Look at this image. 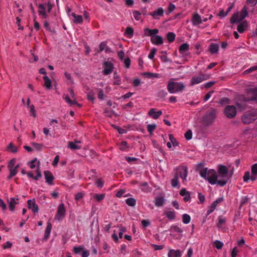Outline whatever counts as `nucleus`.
I'll use <instances>...</instances> for the list:
<instances>
[{
	"mask_svg": "<svg viewBox=\"0 0 257 257\" xmlns=\"http://www.w3.org/2000/svg\"><path fill=\"white\" fill-rule=\"evenodd\" d=\"M252 94V96L251 97L245 98V100H255L257 101V87L252 89L249 93L248 94Z\"/></svg>",
	"mask_w": 257,
	"mask_h": 257,
	"instance_id": "nucleus-28",
	"label": "nucleus"
},
{
	"mask_svg": "<svg viewBox=\"0 0 257 257\" xmlns=\"http://www.w3.org/2000/svg\"><path fill=\"white\" fill-rule=\"evenodd\" d=\"M213 244L218 249H221L223 246V243L219 240H215L213 242Z\"/></svg>",
	"mask_w": 257,
	"mask_h": 257,
	"instance_id": "nucleus-44",
	"label": "nucleus"
},
{
	"mask_svg": "<svg viewBox=\"0 0 257 257\" xmlns=\"http://www.w3.org/2000/svg\"><path fill=\"white\" fill-rule=\"evenodd\" d=\"M63 98L70 106L73 104H77L79 106H80V105L77 103L76 100L75 99L72 100L70 99L68 95L64 96Z\"/></svg>",
	"mask_w": 257,
	"mask_h": 257,
	"instance_id": "nucleus-31",
	"label": "nucleus"
},
{
	"mask_svg": "<svg viewBox=\"0 0 257 257\" xmlns=\"http://www.w3.org/2000/svg\"><path fill=\"white\" fill-rule=\"evenodd\" d=\"M209 76H210L208 74H199L198 75L192 77L190 81V84L191 85L199 84L202 81L208 79Z\"/></svg>",
	"mask_w": 257,
	"mask_h": 257,
	"instance_id": "nucleus-9",
	"label": "nucleus"
},
{
	"mask_svg": "<svg viewBox=\"0 0 257 257\" xmlns=\"http://www.w3.org/2000/svg\"><path fill=\"white\" fill-rule=\"evenodd\" d=\"M83 197V194L82 192H79L75 195V199L77 201L79 200Z\"/></svg>",
	"mask_w": 257,
	"mask_h": 257,
	"instance_id": "nucleus-63",
	"label": "nucleus"
},
{
	"mask_svg": "<svg viewBox=\"0 0 257 257\" xmlns=\"http://www.w3.org/2000/svg\"><path fill=\"white\" fill-rule=\"evenodd\" d=\"M207 21V19H204L203 20L201 19L200 16L197 14H194L192 18V23L194 25H197L201 23L202 22H205Z\"/></svg>",
	"mask_w": 257,
	"mask_h": 257,
	"instance_id": "nucleus-19",
	"label": "nucleus"
},
{
	"mask_svg": "<svg viewBox=\"0 0 257 257\" xmlns=\"http://www.w3.org/2000/svg\"><path fill=\"white\" fill-rule=\"evenodd\" d=\"M133 16L135 18V19L137 20V21H138L140 20V13L138 12H134L133 13Z\"/></svg>",
	"mask_w": 257,
	"mask_h": 257,
	"instance_id": "nucleus-64",
	"label": "nucleus"
},
{
	"mask_svg": "<svg viewBox=\"0 0 257 257\" xmlns=\"http://www.w3.org/2000/svg\"><path fill=\"white\" fill-rule=\"evenodd\" d=\"M66 209L63 203L60 204L58 206L57 211L55 216V219L60 221L62 220L65 215Z\"/></svg>",
	"mask_w": 257,
	"mask_h": 257,
	"instance_id": "nucleus-10",
	"label": "nucleus"
},
{
	"mask_svg": "<svg viewBox=\"0 0 257 257\" xmlns=\"http://www.w3.org/2000/svg\"><path fill=\"white\" fill-rule=\"evenodd\" d=\"M180 194L182 196L184 197L183 200L185 202H187L190 199V193L188 191H187L185 188H183L181 190Z\"/></svg>",
	"mask_w": 257,
	"mask_h": 257,
	"instance_id": "nucleus-26",
	"label": "nucleus"
},
{
	"mask_svg": "<svg viewBox=\"0 0 257 257\" xmlns=\"http://www.w3.org/2000/svg\"><path fill=\"white\" fill-rule=\"evenodd\" d=\"M164 202V199L163 197H158L156 199L155 201V204L158 207L163 206Z\"/></svg>",
	"mask_w": 257,
	"mask_h": 257,
	"instance_id": "nucleus-33",
	"label": "nucleus"
},
{
	"mask_svg": "<svg viewBox=\"0 0 257 257\" xmlns=\"http://www.w3.org/2000/svg\"><path fill=\"white\" fill-rule=\"evenodd\" d=\"M43 78L44 82V86L46 89L48 90L51 89L52 82L51 79L47 75H44Z\"/></svg>",
	"mask_w": 257,
	"mask_h": 257,
	"instance_id": "nucleus-24",
	"label": "nucleus"
},
{
	"mask_svg": "<svg viewBox=\"0 0 257 257\" xmlns=\"http://www.w3.org/2000/svg\"><path fill=\"white\" fill-rule=\"evenodd\" d=\"M248 15L247 9L246 7H244L241 12L235 13L230 19L231 24L239 23L237 26V31L239 33L244 32L248 26V23L246 21L240 22L243 19Z\"/></svg>",
	"mask_w": 257,
	"mask_h": 257,
	"instance_id": "nucleus-2",
	"label": "nucleus"
},
{
	"mask_svg": "<svg viewBox=\"0 0 257 257\" xmlns=\"http://www.w3.org/2000/svg\"><path fill=\"white\" fill-rule=\"evenodd\" d=\"M156 128V125L155 124H149L147 126L148 131L150 133V134H152L153 132L155 130Z\"/></svg>",
	"mask_w": 257,
	"mask_h": 257,
	"instance_id": "nucleus-46",
	"label": "nucleus"
},
{
	"mask_svg": "<svg viewBox=\"0 0 257 257\" xmlns=\"http://www.w3.org/2000/svg\"><path fill=\"white\" fill-rule=\"evenodd\" d=\"M162 114V111H157L156 109L155 108L151 109L148 112L149 115L153 118L154 119H157Z\"/></svg>",
	"mask_w": 257,
	"mask_h": 257,
	"instance_id": "nucleus-18",
	"label": "nucleus"
},
{
	"mask_svg": "<svg viewBox=\"0 0 257 257\" xmlns=\"http://www.w3.org/2000/svg\"><path fill=\"white\" fill-rule=\"evenodd\" d=\"M68 14L73 18V21L74 23L81 24L82 23L83 19L81 16L76 15L75 13L71 12L70 10H69Z\"/></svg>",
	"mask_w": 257,
	"mask_h": 257,
	"instance_id": "nucleus-16",
	"label": "nucleus"
},
{
	"mask_svg": "<svg viewBox=\"0 0 257 257\" xmlns=\"http://www.w3.org/2000/svg\"><path fill=\"white\" fill-rule=\"evenodd\" d=\"M175 38V35L172 32H170L167 35V39L169 42H172Z\"/></svg>",
	"mask_w": 257,
	"mask_h": 257,
	"instance_id": "nucleus-48",
	"label": "nucleus"
},
{
	"mask_svg": "<svg viewBox=\"0 0 257 257\" xmlns=\"http://www.w3.org/2000/svg\"><path fill=\"white\" fill-rule=\"evenodd\" d=\"M114 127L120 134H124L126 133V130L125 129L120 128L119 127L117 126H114Z\"/></svg>",
	"mask_w": 257,
	"mask_h": 257,
	"instance_id": "nucleus-57",
	"label": "nucleus"
},
{
	"mask_svg": "<svg viewBox=\"0 0 257 257\" xmlns=\"http://www.w3.org/2000/svg\"><path fill=\"white\" fill-rule=\"evenodd\" d=\"M167 88L170 93H175L183 91L185 85L181 82H175L173 80H171L168 83Z\"/></svg>",
	"mask_w": 257,
	"mask_h": 257,
	"instance_id": "nucleus-5",
	"label": "nucleus"
},
{
	"mask_svg": "<svg viewBox=\"0 0 257 257\" xmlns=\"http://www.w3.org/2000/svg\"><path fill=\"white\" fill-rule=\"evenodd\" d=\"M195 168L199 172L200 176L211 185L224 186L231 176L229 174L228 169L223 165L217 166V172L214 169L204 167V164L202 163L196 165Z\"/></svg>",
	"mask_w": 257,
	"mask_h": 257,
	"instance_id": "nucleus-1",
	"label": "nucleus"
},
{
	"mask_svg": "<svg viewBox=\"0 0 257 257\" xmlns=\"http://www.w3.org/2000/svg\"><path fill=\"white\" fill-rule=\"evenodd\" d=\"M27 203L28 208L32 210L34 213H36L38 212L39 207L34 200H28Z\"/></svg>",
	"mask_w": 257,
	"mask_h": 257,
	"instance_id": "nucleus-15",
	"label": "nucleus"
},
{
	"mask_svg": "<svg viewBox=\"0 0 257 257\" xmlns=\"http://www.w3.org/2000/svg\"><path fill=\"white\" fill-rule=\"evenodd\" d=\"M126 203L130 206H134L136 205V200L134 198H129L126 199Z\"/></svg>",
	"mask_w": 257,
	"mask_h": 257,
	"instance_id": "nucleus-37",
	"label": "nucleus"
},
{
	"mask_svg": "<svg viewBox=\"0 0 257 257\" xmlns=\"http://www.w3.org/2000/svg\"><path fill=\"white\" fill-rule=\"evenodd\" d=\"M36 175L34 176L31 172H28L27 173V176L30 178H32L35 180H38L39 178L42 177V174L40 170H36Z\"/></svg>",
	"mask_w": 257,
	"mask_h": 257,
	"instance_id": "nucleus-23",
	"label": "nucleus"
},
{
	"mask_svg": "<svg viewBox=\"0 0 257 257\" xmlns=\"http://www.w3.org/2000/svg\"><path fill=\"white\" fill-rule=\"evenodd\" d=\"M141 80L138 78L134 79L133 81V85L135 87L139 86L141 84Z\"/></svg>",
	"mask_w": 257,
	"mask_h": 257,
	"instance_id": "nucleus-59",
	"label": "nucleus"
},
{
	"mask_svg": "<svg viewBox=\"0 0 257 257\" xmlns=\"http://www.w3.org/2000/svg\"><path fill=\"white\" fill-rule=\"evenodd\" d=\"M257 178V164H254L251 168V173L246 172L243 176V180L245 182L249 180L254 181Z\"/></svg>",
	"mask_w": 257,
	"mask_h": 257,
	"instance_id": "nucleus-7",
	"label": "nucleus"
},
{
	"mask_svg": "<svg viewBox=\"0 0 257 257\" xmlns=\"http://www.w3.org/2000/svg\"><path fill=\"white\" fill-rule=\"evenodd\" d=\"M192 133L191 131H188L185 134V137L187 140H190L192 139Z\"/></svg>",
	"mask_w": 257,
	"mask_h": 257,
	"instance_id": "nucleus-53",
	"label": "nucleus"
},
{
	"mask_svg": "<svg viewBox=\"0 0 257 257\" xmlns=\"http://www.w3.org/2000/svg\"><path fill=\"white\" fill-rule=\"evenodd\" d=\"M168 257H181L182 252L180 250L170 249L168 253Z\"/></svg>",
	"mask_w": 257,
	"mask_h": 257,
	"instance_id": "nucleus-25",
	"label": "nucleus"
},
{
	"mask_svg": "<svg viewBox=\"0 0 257 257\" xmlns=\"http://www.w3.org/2000/svg\"><path fill=\"white\" fill-rule=\"evenodd\" d=\"M104 197V194H95L93 195V198L97 201H100L102 200Z\"/></svg>",
	"mask_w": 257,
	"mask_h": 257,
	"instance_id": "nucleus-38",
	"label": "nucleus"
},
{
	"mask_svg": "<svg viewBox=\"0 0 257 257\" xmlns=\"http://www.w3.org/2000/svg\"><path fill=\"white\" fill-rule=\"evenodd\" d=\"M96 185L98 187H101L103 186V184H104V181L101 180V179H98L97 181H96Z\"/></svg>",
	"mask_w": 257,
	"mask_h": 257,
	"instance_id": "nucleus-62",
	"label": "nucleus"
},
{
	"mask_svg": "<svg viewBox=\"0 0 257 257\" xmlns=\"http://www.w3.org/2000/svg\"><path fill=\"white\" fill-rule=\"evenodd\" d=\"M28 165L32 169L36 168V170H40V162L36 158L29 162Z\"/></svg>",
	"mask_w": 257,
	"mask_h": 257,
	"instance_id": "nucleus-20",
	"label": "nucleus"
},
{
	"mask_svg": "<svg viewBox=\"0 0 257 257\" xmlns=\"http://www.w3.org/2000/svg\"><path fill=\"white\" fill-rule=\"evenodd\" d=\"M171 185L173 187H176L179 186L177 175H175L174 178L171 181Z\"/></svg>",
	"mask_w": 257,
	"mask_h": 257,
	"instance_id": "nucleus-41",
	"label": "nucleus"
},
{
	"mask_svg": "<svg viewBox=\"0 0 257 257\" xmlns=\"http://www.w3.org/2000/svg\"><path fill=\"white\" fill-rule=\"evenodd\" d=\"M44 176L46 182L49 184H52L54 179L52 173L48 171H46L44 172Z\"/></svg>",
	"mask_w": 257,
	"mask_h": 257,
	"instance_id": "nucleus-29",
	"label": "nucleus"
},
{
	"mask_svg": "<svg viewBox=\"0 0 257 257\" xmlns=\"http://www.w3.org/2000/svg\"><path fill=\"white\" fill-rule=\"evenodd\" d=\"M141 223L142 225L145 227L148 226L150 224V221L148 219L143 220Z\"/></svg>",
	"mask_w": 257,
	"mask_h": 257,
	"instance_id": "nucleus-58",
	"label": "nucleus"
},
{
	"mask_svg": "<svg viewBox=\"0 0 257 257\" xmlns=\"http://www.w3.org/2000/svg\"><path fill=\"white\" fill-rule=\"evenodd\" d=\"M87 98L89 101L93 102L94 100V94L92 90H89L87 92Z\"/></svg>",
	"mask_w": 257,
	"mask_h": 257,
	"instance_id": "nucleus-43",
	"label": "nucleus"
},
{
	"mask_svg": "<svg viewBox=\"0 0 257 257\" xmlns=\"http://www.w3.org/2000/svg\"><path fill=\"white\" fill-rule=\"evenodd\" d=\"M224 113L227 117L229 118H233L237 113L236 107L232 105H228L224 108Z\"/></svg>",
	"mask_w": 257,
	"mask_h": 257,
	"instance_id": "nucleus-8",
	"label": "nucleus"
},
{
	"mask_svg": "<svg viewBox=\"0 0 257 257\" xmlns=\"http://www.w3.org/2000/svg\"><path fill=\"white\" fill-rule=\"evenodd\" d=\"M113 84L114 85H119L120 84V77L116 72H114L113 74Z\"/></svg>",
	"mask_w": 257,
	"mask_h": 257,
	"instance_id": "nucleus-39",
	"label": "nucleus"
},
{
	"mask_svg": "<svg viewBox=\"0 0 257 257\" xmlns=\"http://www.w3.org/2000/svg\"><path fill=\"white\" fill-rule=\"evenodd\" d=\"M126 231V229L124 227H120L118 229V230L117 231L118 233L119 237L121 238L122 237L123 233Z\"/></svg>",
	"mask_w": 257,
	"mask_h": 257,
	"instance_id": "nucleus-51",
	"label": "nucleus"
},
{
	"mask_svg": "<svg viewBox=\"0 0 257 257\" xmlns=\"http://www.w3.org/2000/svg\"><path fill=\"white\" fill-rule=\"evenodd\" d=\"M158 32L159 30L157 29L151 30L149 28H145L144 31V35L146 36H151V42L153 44L157 45H161L163 43V39L162 37L159 35H155Z\"/></svg>",
	"mask_w": 257,
	"mask_h": 257,
	"instance_id": "nucleus-3",
	"label": "nucleus"
},
{
	"mask_svg": "<svg viewBox=\"0 0 257 257\" xmlns=\"http://www.w3.org/2000/svg\"><path fill=\"white\" fill-rule=\"evenodd\" d=\"M164 10L162 8H158L156 10L150 13V15L154 19H159L160 17L164 15Z\"/></svg>",
	"mask_w": 257,
	"mask_h": 257,
	"instance_id": "nucleus-14",
	"label": "nucleus"
},
{
	"mask_svg": "<svg viewBox=\"0 0 257 257\" xmlns=\"http://www.w3.org/2000/svg\"><path fill=\"white\" fill-rule=\"evenodd\" d=\"M123 63L125 67L128 68L131 65V60L129 58H126L123 60Z\"/></svg>",
	"mask_w": 257,
	"mask_h": 257,
	"instance_id": "nucleus-47",
	"label": "nucleus"
},
{
	"mask_svg": "<svg viewBox=\"0 0 257 257\" xmlns=\"http://www.w3.org/2000/svg\"><path fill=\"white\" fill-rule=\"evenodd\" d=\"M52 229V225L50 223H48L47 227L46 228L45 233V237L47 239L49 235L50 234L51 231Z\"/></svg>",
	"mask_w": 257,
	"mask_h": 257,
	"instance_id": "nucleus-34",
	"label": "nucleus"
},
{
	"mask_svg": "<svg viewBox=\"0 0 257 257\" xmlns=\"http://www.w3.org/2000/svg\"><path fill=\"white\" fill-rule=\"evenodd\" d=\"M156 52H157L156 49L154 48H153L151 50L150 54L148 55L149 58H150V59H152L154 57V56L156 53Z\"/></svg>",
	"mask_w": 257,
	"mask_h": 257,
	"instance_id": "nucleus-50",
	"label": "nucleus"
},
{
	"mask_svg": "<svg viewBox=\"0 0 257 257\" xmlns=\"http://www.w3.org/2000/svg\"><path fill=\"white\" fill-rule=\"evenodd\" d=\"M99 49L100 51H102L106 49V51H108V49L107 48L106 43L104 42H103L100 43L99 45Z\"/></svg>",
	"mask_w": 257,
	"mask_h": 257,
	"instance_id": "nucleus-49",
	"label": "nucleus"
},
{
	"mask_svg": "<svg viewBox=\"0 0 257 257\" xmlns=\"http://www.w3.org/2000/svg\"><path fill=\"white\" fill-rule=\"evenodd\" d=\"M257 118V111L251 109L244 113L242 117V120L244 123H249Z\"/></svg>",
	"mask_w": 257,
	"mask_h": 257,
	"instance_id": "nucleus-6",
	"label": "nucleus"
},
{
	"mask_svg": "<svg viewBox=\"0 0 257 257\" xmlns=\"http://www.w3.org/2000/svg\"><path fill=\"white\" fill-rule=\"evenodd\" d=\"M189 50V45L187 43H184L181 45L179 47V52L183 55L186 54V53Z\"/></svg>",
	"mask_w": 257,
	"mask_h": 257,
	"instance_id": "nucleus-30",
	"label": "nucleus"
},
{
	"mask_svg": "<svg viewBox=\"0 0 257 257\" xmlns=\"http://www.w3.org/2000/svg\"><path fill=\"white\" fill-rule=\"evenodd\" d=\"M29 110L31 116H33L34 117H36L37 116L34 105H31L29 106Z\"/></svg>",
	"mask_w": 257,
	"mask_h": 257,
	"instance_id": "nucleus-45",
	"label": "nucleus"
},
{
	"mask_svg": "<svg viewBox=\"0 0 257 257\" xmlns=\"http://www.w3.org/2000/svg\"><path fill=\"white\" fill-rule=\"evenodd\" d=\"M165 215L168 218V219H169L170 220L174 219L176 217L175 212L171 211L166 212Z\"/></svg>",
	"mask_w": 257,
	"mask_h": 257,
	"instance_id": "nucleus-40",
	"label": "nucleus"
},
{
	"mask_svg": "<svg viewBox=\"0 0 257 257\" xmlns=\"http://www.w3.org/2000/svg\"><path fill=\"white\" fill-rule=\"evenodd\" d=\"M218 48L219 46L218 44L212 43L209 47L210 51L212 54L216 53L218 50Z\"/></svg>",
	"mask_w": 257,
	"mask_h": 257,
	"instance_id": "nucleus-32",
	"label": "nucleus"
},
{
	"mask_svg": "<svg viewBox=\"0 0 257 257\" xmlns=\"http://www.w3.org/2000/svg\"><path fill=\"white\" fill-rule=\"evenodd\" d=\"M59 156H56L55 158H54V160L53 161V162L52 163V165L54 167H56L57 166V164L59 162Z\"/></svg>",
	"mask_w": 257,
	"mask_h": 257,
	"instance_id": "nucleus-61",
	"label": "nucleus"
},
{
	"mask_svg": "<svg viewBox=\"0 0 257 257\" xmlns=\"http://www.w3.org/2000/svg\"><path fill=\"white\" fill-rule=\"evenodd\" d=\"M84 249L83 246H75L73 247V250L75 254H78L82 252Z\"/></svg>",
	"mask_w": 257,
	"mask_h": 257,
	"instance_id": "nucleus-42",
	"label": "nucleus"
},
{
	"mask_svg": "<svg viewBox=\"0 0 257 257\" xmlns=\"http://www.w3.org/2000/svg\"><path fill=\"white\" fill-rule=\"evenodd\" d=\"M80 144V141L70 142L68 143V147L72 150H79L81 148Z\"/></svg>",
	"mask_w": 257,
	"mask_h": 257,
	"instance_id": "nucleus-22",
	"label": "nucleus"
},
{
	"mask_svg": "<svg viewBox=\"0 0 257 257\" xmlns=\"http://www.w3.org/2000/svg\"><path fill=\"white\" fill-rule=\"evenodd\" d=\"M38 14L43 19H46L51 11L52 6L50 2L38 5Z\"/></svg>",
	"mask_w": 257,
	"mask_h": 257,
	"instance_id": "nucleus-4",
	"label": "nucleus"
},
{
	"mask_svg": "<svg viewBox=\"0 0 257 257\" xmlns=\"http://www.w3.org/2000/svg\"><path fill=\"white\" fill-rule=\"evenodd\" d=\"M223 201V198H219L214 201L210 206L209 209L207 211V214H209L212 213L216 208L217 205Z\"/></svg>",
	"mask_w": 257,
	"mask_h": 257,
	"instance_id": "nucleus-17",
	"label": "nucleus"
},
{
	"mask_svg": "<svg viewBox=\"0 0 257 257\" xmlns=\"http://www.w3.org/2000/svg\"><path fill=\"white\" fill-rule=\"evenodd\" d=\"M44 26L47 30L50 31V32L53 31L51 28L49 23L47 21H45L44 22Z\"/></svg>",
	"mask_w": 257,
	"mask_h": 257,
	"instance_id": "nucleus-55",
	"label": "nucleus"
},
{
	"mask_svg": "<svg viewBox=\"0 0 257 257\" xmlns=\"http://www.w3.org/2000/svg\"><path fill=\"white\" fill-rule=\"evenodd\" d=\"M16 160L12 159L10 161L8 167L10 169V177H12L17 173V169L19 167V165H17L15 166Z\"/></svg>",
	"mask_w": 257,
	"mask_h": 257,
	"instance_id": "nucleus-13",
	"label": "nucleus"
},
{
	"mask_svg": "<svg viewBox=\"0 0 257 257\" xmlns=\"http://www.w3.org/2000/svg\"><path fill=\"white\" fill-rule=\"evenodd\" d=\"M8 202L10 210L13 211L15 210L16 205L19 203V199L18 198H11L8 200Z\"/></svg>",
	"mask_w": 257,
	"mask_h": 257,
	"instance_id": "nucleus-21",
	"label": "nucleus"
},
{
	"mask_svg": "<svg viewBox=\"0 0 257 257\" xmlns=\"http://www.w3.org/2000/svg\"><path fill=\"white\" fill-rule=\"evenodd\" d=\"M145 75L150 78H158L159 77V74L157 73H146Z\"/></svg>",
	"mask_w": 257,
	"mask_h": 257,
	"instance_id": "nucleus-54",
	"label": "nucleus"
},
{
	"mask_svg": "<svg viewBox=\"0 0 257 257\" xmlns=\"http://www.w3.org/2000/svg\"><path fill=\"white\" fill-rule=\"evenodd\" d=\"M125 35L128 38H132L134 35V30L131 27H127L125 32Z\"/></svg>",
	"mask_w": 257,
	"mask_h": 257,
	"instance_id": "nucleus-36",
	"label": "nucleus"
},
{
	"mask_svg": "<svg viewBox=\"0 0 257 257\" xmlns=\"http://www.w3.org/2000/svg\"><path fill=\"white\" fill-rule=\"evenodd\" d=\"M12 243L10 241H7L6 243L3 245L4 249L10 248L12 246Z\"/></svg>",
	"mask_w": 257,
	"mask_h": 257,
	"instance_id": "nucleus-60",
	"label": "nucleus"
},
{
	"mask_svg": "<svg viewBox=\"0 0 257 257\" xmlns=\"http://www.w3.org/2000/svg\"><path fill=\"white\" fill-rule=\"evenodd\" d=\"M169 142L167 143V146L169 148H171L172 147H175L178 146V143L176 141V140L174 138L172 134L169 135Z\"/></svg>",
	"mask_w": 257,
	"mask_h": 257,
	"instance_id": "nucleus-27",
	"label": "nucleus"
},
{
	"mask_svg": "<svg viewBox=\"0 0 257 257\" xmlns=\"http://www.w3.org/2000/svg\"><path fill=\"white\" fill-rule=\"evenodd\" d=\"M112 60L108 59L107 61L103 63V73L104 75H107L110 74L113 69V64Z\"/></svg>",
	"mask_w": 257,
	"mask_h": 257,
	"instance_id": "nucleus-11",
	"label": "nucleus"
},
{
	"mask_svg": "<svg viewBox=\"0 0 257 257\" xmlns=\"http://www.w3.org/2000/svg\"><path fill=\"white\" fill-rule=\"evenodd\" d=\"M188 174L187 168L185 166H180L177 169L175 175L179 176L183 182L186 181V178Z\"/></svg>",
	"mask_w": 257,
	"mask_h": 257,
	"instance_id": "nucleus-12",
	"label": "nucleus"
},
{
	"mask_svg": "<svg viewBox=\"0 0 257 257\" xmlns=\"http://www.w3.org/2000/svg\"><path fill=\"white\" fill-rule=\"evenodd\" d=\"M238 250L236 247H234L231 251V257H236Z\"/></svg>",
	"mask_w": 257,
	"mask_h": 257,
	"instance_id": "nucleus-56",
	"label": "nucleus"
},
{
	"mask_svg": "<svg viewBox=\"0 0 257 257\" xmlns=\"http://www.w3.org/2000/svg\"><path fill=\"white\" fill-rule=\"evenodd\" d=\"M191 220V217L189 215L187 214H184L182 215V221L184 224H188Z\"/></svg>",
	"mask_w": 257,
	"mask_h": 257,
	"instance_id": "nucleus-35",
	"label": "nucleus"
},
{
	"mask_svg": "<svg viewBox=\"0 0 257 257\" xmlns=\"http://www.w3.org/2000/svg\"><path fill=\"white\" fill-rule=\"evenodd\" d=\"M127 148V144L125 142L123 141L121 143L119 149L121 151H125Z\"/></svg>",
	"mask_w": 257,
	"mask_h": 257,
	"instance_id": "nucleus-52",
	"label": "nucleus"
}]
</instances>
